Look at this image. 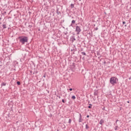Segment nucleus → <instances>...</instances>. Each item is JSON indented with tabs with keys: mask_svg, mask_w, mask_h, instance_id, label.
Returning a JSON list of instances; mask_svg holds the SVG:
<instances>
[{
	"mask_svg": "<svg viewBox=\"0 0 131 131\" xmlns=\"http://www.w3.org/2000/svg\"><path fill=\"white\" fill-rule=\"evenodd\" d=\"M19 39L20 42L22 43V45H24L25 42H28V37L26 36H19L18 37Z\"/></svg>",
	"mask_w": 131,
	"mask_h": 131,
	"instance_id": "obj_1",
	"label": "nucleus"
},
{
	"mask_svg": "<svg viewBox=\"0 0 131 131\" xmlns=\"http://www.w3.org/2000/svg\"><path fill=\"white\" fill-rule=\"evenodd\" d=\"M118 80V79H117V78L113 77L110 78V83H111V84L113 85H114V84H116V83H117Z\"/></svg>",
	"mask_w": 131,
	"mask_h": 131,
	"instance_id": "obj_2",
	"label": "nucleus"
},
{
	"mask_svg": "<svg viewBox=\"0 0 131 131\" xmlns=\"http://www.w3.org/2000/svg\"><path fill=\"white\" fill-rule=\"evenodd\" d=\"M76 32H77V34H79L80 31H81V29H80V27L78 26L76 27Z\"/></svg>",
	"mask_w": 131,
	"mask_h": 131,
	"instance_id": "obj_3",
	"label": "nucleus"
},
{
	"mask_svg": "<svg viewBox=\"0 0 131 131\" xmlns=\"http://www.w3.org/2000/svg\"><path fill=\"white\" fill-rule=\"evenodd\" d=\"M99 123L100 124H103L104 123V120L103 119L100 120Z\"/></svg>",
	"mask_w": 131,
	"mask_h": 131,
	"instance_id": "obj_4",
	"label": "nucleus"
},
{
	"mask_svg": "<svg viewBox=\"0 0 131 131\" xmlns=\"http://www.w3.org/2000/svg\"><path fill=\"white\" fill-rule=\"evenodd\" d=\"M2 27L4 29L7 28V25H5V24L3 25Z\"/></svg>",
	"mask_w": 131,
	"mask_h": 131,
	"instance_id": "obj_5",
	"label": "nucleus"
},
{
	"mask_svg": "<svg viewBox=\"0 0 131 131\" xmlns=\"http://www.w3.org/2000/svg\"><path fill=\"white\" fill-rule=\"evenodd\" d=\"M82 120H83L82 118H79V122H81L82 121Z\"/></svg>",
	"mask_w": 131,
	"mask_h": 131,
	"instance_id": "obj_6",
	"label": "nucleus"
},
{
	"mask_svg": "<svg viewBox=\"0 0 131 131\" xmlns=\"http://www.w3.org/2000/svg\"><path fill=\"white\" fill-rule=\"evenodd\" d=\"M72 99H73V100H75V99H76V97H75V96H72Z\"/></svg>",
	"mask_w": 131,
	"mask_h": 131,
	"instance_id": "obj_7",
	"label": "nucleus"
},
{
	"mask_svg": "<svg viewBox=\"0 0 131 131\" xmlns=\"http://www.w3.org/2000/svg\"><path fill=\"white\" fill-rule=\"evenodd\" d=\"M72 39H73V41L74 40H76V39H75V37L74 36H72Z\"/></svg>",
	"mask_w": 131,
	"mask_h": 131,
	"instance_id": "obj_8",
	"label": "nucleus"
},
{
	"mask_svg": "<svg viewBox=\"0 0 131 131\" xmlns=\"http://www.w3.org/2000/svg\"><path fill=\"white\" fill-rule=\"evenodd\" d=\"M89 105H90V106H88V108H89V109L92 108V106H93V105L91 104H90Z\"/></svg>",
	"mask_w": 131,
	"mask_h": 131,
	"instance_id": "obj_9",
	"label": "nucleus"
},
{
	"mask_svg": "<svg viewBox=\"0 0 131 131\" xmlns=\"http://www.w3.org/2000/svg\"><path fill=\"white\" fill-rule=\"evenodd\" d=\"M16 83H17V84L18 85H20V84H21V83L20 82V81H17V82H16Z\"/></svg>",
	"mask_w": 131,
	"mask_h": 131,
	"instance_id": "obj_10",
	"label": "nucleus"
},
{
	"mask_svg": "<svg viewBox=\"0 0 131 131\" xmlns=\"http://www.w3.org/2000/svg\"><path fill=\"white\" fill-rule=\"evenodd\" d=\"M71 7L72 8V9H73V8H74V5L71 4Z\"/></svg>",
	"mask_w": 131,
	"mask_h": 131,
	"instance_id": "obj_11",
	"label": "nucleus"
},
{
	"mask_svg": "<svg viewBox=\"0 0 131 131\" xmlns=\"http://www.w3.org/2000/svg\"><path fill=\"white\" fill-rule=\"evenodd\" d=\"M72 24H75V20H73L72 21Z\"/></svg>",
	"mask_w": 131,
	"mask_h": 131,
	"instance_id": "obj_12",
	"label": "nucleus"
},
{
	"mask_svg": "<svg viewBox=\"0 0 131 131\" xmlns=\"http://www.w3.org/2000/svg\"><path fill=\"white\" fill-rule=\"evenodd\" d=\"M72 121V120H71V119H69V123H71Z\"/></svg>",
	"mask_w": 131,
	"mask_h": 131,
	"instance_id": "obj_13",
	"label": "nucleus"
},
{
	"mask_svg": "<svg viewBox=\"0 0 131 131\" xmlns=\"http://www.w3.org/2000/svg\"><path fill=\"white\" fill-rule=\"evenodd\" d=\"M89 126L88 125V124L85 125V128H86V129H88V128H89Z\"/></svg>",
	"mask_w": 131,
	"mask_h": 131,
	"instance_id": "obj_14",
	"label": "nucleus"
},
{
	"mask_svg": "<svg viewBox=\"0 0 131 131\" xmlns=\"http://www.w3.org/2000/svg\"><path fill=\"white\" fill-rule=\"evenodd\" d=\"M81 54H82V55H83L84 56H85V55H86V54H85V52H82Z\"/></svg>",
	"mask_w": 131,
	"mask_h": 131,
	"instance_id": "obj_15",
	"label": "nucleus"
},
{
	"mask_svg": "<svg viewBox=\"0 0 131 131\" xmlns=\"http://www.w3.org/2000/svg\"><path fill=\"white\" fill-rule=\"evenodd\" d=\"M6 83H4V82L2 83V85L5 86V85H6Z\"/></svg>",
	"mask_w": 131,
	"mask_h": 131,
	"instance_id": "obj_16",
	"label": "nucleus"
},
{
	"mask_svg": "<svg viewBox=\"0 0 131 131\" xmlns=\"http://www.w3.org/2000/svg\"><path fill=\"white\" fill-rule=\"evenodd\" d=\"M117 128H118V126L115 127V130H117Z\"/></svg>",
	"mask_w": 131,
	"mask_h": 131,
	"instance_id": "obj_17",
	"label": "nucleus"
},
{
	"mask_svg": "<svg viewBox=\"0 0 131 131\" xmlns=\"http://www.w3.org/2000/svg\"><path fill=\"white\" fill-rule=\"evenodd\" d=\"M60 12H59V11H58V10H57V14H58V15H59L60 14Z\"/></svg>",
	"mask_w": 131,
	"mask_h": 131,
	"instance_id": "obj_18",
	"label": "nucleus"
},
{
	"mask_svg": "<svg viewBox=\"0 0 131 131\" xmlns=\"http://www.w3.org/2000/svg\"><path fill=\"white\" fill-rule=\"evenodd\" d=\"M29 28H31L32 27V25H29Z\"/></svg>",
	"mask_w": 131,
	"mask_h": 131,
	"instance_id": "obj_19",
	"label": "nucleus"
},
{
	"mask_svg": "<svg viewBox=\"0 0 131 131\" xmlns=\"http://www.w3.org/2000/svg\"><path fill=\"white\" fill-rule=\"evenodd\" d=\"M62 103H65V100L64 99H62Z\"/></svg>",
	"mask_w": 131,
	"mask_h": 131,
	"instance_id": "obj_20",
	"label": "nucleus"
},
{
	"mask_svg": "<svg viewBox=\"0 0 131 131\" xmlns=\"http://www.w3.org/2000/svg\"><path fill=\"white\" fill-rule=\"evenodd\" d=\"M80 118H82V117L81 116V114H80Z\"/></svg>",
	"mask_w": 131,
	"mask_h": 131,
	"instance_id": "obj_21",
	"label": "nucleus"
},
{
	"mask_svg": "<svg viewBox=\"0 0 131 131\" xmlns=\"http://www.w3.org/2000/svg\"><path fill=\"white\" fill-rule=\"evenodd\" d=\"M72 90H73L72 88H71V89H69V91H72Z\"/></svg>",
	"mask_w": 131,
	"mask_h": 131,
	"instance_id": "obj_22",
	"label": "nucleus"
},
{
	"mask_svg": "<svg viewBox=\"0 0 131 131\" xmlns=\"http://www.w3.org/2000/svg\"><path fill=\"white\" fill-rule=\"evenodd\" d=\"M123 24H125V21H123Z\"/></svg>",
	"mask_w": 131,
	"mask_h": 131,
	"instance_id": "obj_23",
	"label": "nucleus"
},
{
	"mask_svg": "<svg viewBox=\"0 0 131 131\" xmlns=\"http://www.w3.org/2000/svg\"><path fill=\"white\" fill-rule=\"evenodd\" d=\"M58 97L59 99H61V96H57Z\"/></svg>",
	"mask_w": 131,
	"mask_h": 131,
	"instance_id": "obj_24",
	"label": "nucleus"
},
{
	"mask_svg": "<svg viewBox=\"0 0 131 131\" xmlns=\"http://www.w3.org/2000/svg\"><path fill=\"white\" fill-rule=\"evenodd\" d=\"M87 117H88V118H89V117H90V116L89 115H87Z\"/></svg>",
	"mask_w": 131,
	"mask_h": 131,
	"instance_id": "obj_25",
	"label": "nucleus"
},
{
	"mask_svg": "<svg viewBox=\"0 0 131 131\" xmlns=\"http://www.w3.org/2000/svg\"><path fill=\"white\" fill-rule=\"evenodd\" d=\"M129 79L130 80L131 79V76L130 77H129Z\"/></svg>",
	"mask_w": 131,
	"mask_h": 131,
	"instance_id": "obj_26",
	"label": "nucleus"
},
{
	"mask_svg": "<svg viewBox=\"0 0 131 131\" xmlns=\"http://www.w3.org/2000/svg\"><path fill=\"white\" fill-rule=\"evenodd\" d=\"M94 95H97V93H94Z\"/></svg>",
	"mask_w": 131,
	"mask_h": 131,
	"instance_id": "obj_27",
	"label": "nucleus"
},
{
	"mask_svg": "<svg viewBox=\"0 0 131 131\" xmlns=\"http://www.w3.org/2000/svg\"><path fill=\"white\" fill-rule=\"evenodd\" d=\"M117 121H118V120H117L116 121V122H117Z\"/></svg>",
	"mask_w": 131,
	"mask_h": 131,
	"instance_id": "obj_28",
	"label": "nucleus"
},
{
	"mask_svg": "<svg viewBox=\"0 0 131 131\" xmlns=\"http://www.w3.org/2000/svg\"><path fill=\"white\" fill-rule=\"evenodd\" d=\"M79 2H81V0H79Z\"/></svg>",
	"mask_w": 131,
	"mask_h": 131,
	"instance_id": "obj_29",
	"label": "nucleus"
},
{
	"mask_svg": "<svg viewBox=\"0 0 131 131\" xmlns=\"http://www.w3.org/2000/svg\"><path fill=\"white\" fill-rule=\"evenodd\" d=\"M71 26H72V24L71 25Z\"/></svg>",
	"mask_w": 131,
	"mask_h": 131,
	"instance_id": "obj_30",
	"label": "nucleus"
},
{
	"mask_svg": "<svg viewBox=\"0 0 131 131\" xmlns=\"http://www.w3.org/2000/svg\"><path fill=\"white\" fill-rule=\"evenodd\" d=\"M127 103H129V101H127Z\"/></svg>",
	"mask_w": 131,
	"mask_h": 131,
	"instance_id": "obj_31",
	"label": "nucleus"
}]
</instances>
